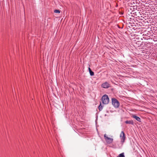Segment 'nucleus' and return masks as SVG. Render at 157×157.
Segmentation results:
<instances>
[{"label":"nucleus","mask_w":157,"mask_h":157,"mask_svg":"<svg viewBox=\"0 0 157 157\" xmlns=\"http://www.w3.org/2000/svg\"><path fill=\"white\" fill-rule=\"evenodd\" d=\"M103 104H107L109 102V99L108 95L106 94L104 95L101 98Z\"/></svg>","instance_id":"1"},{"label":"nucleus","mask_w":157,"mask_h":157,"mask_svg":"<svg viewBox=\"0 0 157 157\" xmlns=\"http://www.w3.org/2000/svg\"><path fill=\"white\" fill-rule=\"evenodd\" d=\"M112 104L115 108H118L120 105V103L116 98H113L112 99Z\"/></svg>","instance_id":"2"},{"label":"nucleus","mask_w":157,"mask_h":157,"mask_svg":"<svg viewBox=\"0 0 157 157\" xmlns=\"http://www.w3.org/2000/svg\"><path fill=\"white\" fill-rule=\"evenodd\" d=\"M104 138L105 141L107 144H111L113 142V138L108 137L106 134H104Z\"/></svg>","instance_id":"3"},{"label":"nucleus","mask_w":157,"mask_h":157,"mask_svg":"<svg viewBox=\"0 0 157 157\" xmlns=\"http://www.w3.org/2000/svg\"><path fill=\"white\" fill-rule=\"evenodd\" d=\"M120 137L121 140V141L123 144L125 139V135L123 131H122L120 134Z\"/></svg>","instance_id":"4"},{"label":"nucleus","mask_w":157,"mask_h":157,"mask_svg":"<svg viewBox=\"0 0 157 157\" xmlns=\"http://www.w3.org/2000/svg\"><path fill=\"white\" fill-rule=\"evenodd\" d=\"M109 86V84L107 82L103 83L101 85V87L104 88H108Z\"/></svg>","instance_id":"5"},{"label":"nucleus","mask_w":157,"mask_h":157,"mask_svg":"<svg viewBox=\"0 0 157 157\" xmlns=\"http://www.w3.org/2000/svg\"><path fill=\"white\" fill-rule=\"evenodd\" d=\"M132 117H133V118H135L137 121H139V122H141L140 118L139 117H138V116H136V115H132Z\"/></svg>","instance_id":"6"},{"label":"nucleus","mask_w":157,"mask_h":157,"mask_svg":"<svg viewBox=\"0 0 157 157\" xmlns=\"http://www.w3.org/2000/svg\"><path fill=\"white\" fill-rule=\"evenodd\" d=\"M125 123L126 124H130L132 125H133L134 124L132 120L126 121H125Z\"/></svg>","instance_id":"7"},{"label":"nucleus","mask_w":157,"mask_h":157,"mask_svg":"<svg viewBox=\"0 0 157 157\" xmlns=\"http://www.w3.org/2000/svg\"><path fill=\"white\" fill-rule=\"evenodd\" d=\"M89 70L90 75L91 76H93L94 75V72L91 70L90 67H89Z\"/></svg>","instance_id":"8"},{"label":"nucleus","mask_w":157,"mask_h":157,"mask_svg":"<svg viewBox=\"0 0 157 157\" xmlns=\"http://www.w3.org/2000/svg\"><path fill=\"white\" fill-rule=\"evenodd\" d=\"M103 108V107L102 105H101V103H100V105L98 107V109L100 111H101Z\"/></svg>","instance_id":"9"},{"label":"nucleus","mask_w":157,"mask_h":157,"mask_svg":"<svg viewBox=\"0 0 157 157\" xmlns=\"http://www.w3.org/2000/svg\"><path fill=\"white\" fill-rule=\"evenodd\" d=\"M118 157H125V156L124 155V153H122L120 154Z\"/></svg>","instance_id":"10"},{"label":"nucleus","mask_w":157,"mask_h":157,"mask_svg":"<svg viewBox=\"0 0 157 157\" xmlns=\"http://www.w3.org/2000/svg\"><path fill=\"white\" fill-rule=\"evenodd\" d=\"M54 12L55 13H60V11L59 10H54Z\"/></svg>","instance_id":"11"}]
</instances>
